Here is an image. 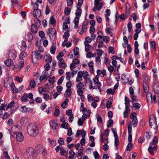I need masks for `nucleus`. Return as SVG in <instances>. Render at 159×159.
Here are the masks:
<instances>
[{"label":"nucleus","instance_id":"14","mask_svg":"<svg viewBox=\"0 0 159 159\" xmlns=\"http://www.w3.org/2000/svg\"><path fill=\"white\" fill-rule=\"evenodd\" d=\"M150 123H153V125H157L156 117L154 115H152L150 116Z\"/></svg>","mask_w":159,"mask_h":159},{"label":"nucleus","instance_id":"41","mask_svg":"<svg viewBox=\"0 0 159 159\" xmlns=\"http://www.w3.org/2000/svg\"><path fill=\"white\" fill-rule=\"evenodd\" d=\"M114 57L116 59H119V58L118 57H116L115 56H113L112 57V64L113 66H116V65L117 64V61H116L114 60Z\"/></svg>","mask_w":159,"mask_h":159},{"label":"nucleus","instance_id":"37","mask_svg":"<svg viewBox=\"0 0 159 159\" xmlns=\"http://www.w3.org/2000/svg\"><path fill=\"white\" fill-rule=\"evenodd\" d=\"M59 66L61 68H65L67 66L66 64L64 62V61L58 63Z\"/></svg>","mask_w":159,"mask_h":159},{"label":"nucleus","instance_id":"61","mask_svg":"<svg viewBox=\"0 0 159 159\" xmlns=\"http://www.w3.org/2000/svg\"><path fill=\"white\" fill-rule=\"evenodd\" d=\"M71 81L70 80L69 81L66 83V87L67 89H70V88L72 86V84L71 83Z\"/></svg>","mask_w":159,"mask_h":159},{"label":"nucleus","instance_id":"33","mask_svg":"<svg viewBox=\"0 0 159 159\" xmlns=\"http://www.w3.org/2000/svg\"><path fill=\"white\" fill-rule=\"evenodd\" d=\"M38 26H36L35 25H32L31 26V30L32 33H36L38 31Z\"/></svg>","mask_w":159,"mask_h":159},{"label":"nucleus","instance_id":"51","mask_svg":"<svg viewBox=\"0 0 159 159\" xmlns=\"http://www.w3.org/2000/svg\"><path fill=\"white\" fill-rule=\"evenodd\" d=\"M132 104L134 107L136 109H139L141 107L140 105L138 103L133 102Z\"/></svg>","mask_w":159,"mask_h":159},{"label":"nucleus","instance_id":"17","mask_svg":"<svg viewBox=\"0 0 159 159\" xmlns=\"http://www.w3.org/2000/svg\"><path fill=\"white\" fill-rule=\"evenodd\" d=\"M41 15V11L40 10H34L33 13V16L35 17L39 18Z\"/></svg>","mask_w":159,"mask_h":159},{"label":"nucleus","instance_id":"57","mask_svg":"<svg viewBox=\"0 0 159 159\" xmlns=\"http://www.w3.org/2000/svg\"><path fill=\"white\" fill-rule=\"evenodd\" d=\"M97 121L98 123L99 124H101L102 123V118L101 117V116L99 115H98L97 116Z\"/></svg>","mask_w":159,"mask_h":159},{"label":"nucleus","instance_id":"58","mask_svg":"<svg viewBox=\"0 0 159 159\" xmlns=\"http://www.w3.org/2000/svg\"><path fill=\"white\" fill-rule=\"evenodd\" d=\"M83 149H80L78 151V158L80 157V159H81L82 157V154L83 152Z\"/></svg>","mask_w":159,"mask_h":159},{"label":"nucleus","instance_id":"60","mask_svg":"<svg viewBox=\"0 0 159 159\" xmlns=\"http://www.w3.org/2000/svg\"><path fill=\"white\" fill-rule=\"evenodd\" d=\"M154 91L156 93H159V87L157 85H156L154 86Z\"/></svg>","mask_w":159,"mask_h":159},{"label":"nucleus","instance_id":"44","mask_svg":"<svg viewBox=\"0 0 159 159\" xmlns=\"http://www.w3.org/2000/svg\"><path fill=\"white\" fill-rule=\"evenodd\" d=\"M125 107L126 109L128 107V105L129 104L130 100L126 96H125Z\"/></svg>","mask_w":159,"mask_h":159},{"label":"nucleus","instance_id":"64","mask_svg":"<svg viewBox=\"0 0 159 159\" xmlns=\"http://www.w3.org/2000/svg\"><path fill=\"white\" fill-rule=\"evenodd\" d=\"M93 155L95 157V159H99V156L97 151H95L93 152Z\"/></svg>","mask_w":159,"mask_h":159},{"label":"nucleus","instance_id":"62","mask_svg":"<svg viewBox=\"0 0 159 159\" xmlns=\"http://www.w3.org/2000/svg\"><path fill=\"white\" fill-rule=\"evenodd\" d=\"M92 40V39L89 36H87L85 38V41L84 42H85L86 43H91Z\"/></svg>","mask_w":159,"mask_h":159},{"label":"nucleus","instance_id":"45","mask_svg":"<svg viewBox=\"0 0 159 159\" xmlns=\"http://www.w3.org/2000/svg\"><path fill=\"white\" fill-rule=\"evenodd\" d=\"M39 91L40 93L43 94H44L43 93L46 92V88L43 87H39Z\"/></svg>","mask_w":159,"mask_h":159},{"label":"nucleus","instance_id":"63","mask_svg":"<svg viewBox=\"0 0 159 159\" xmlns=\"http://www.w3.org/2000/svg\"><path fill=\"white\" fill-rule=\"evenodd\" d=\"M132 148V144L131 143H129L126 147V150L130 151Z\"/></svg>","mask_w":159,"mask_h":159},{"label":"nucleus","instance_id":"23","mask_svg":"<svg viewBox=\"0 0 159 159\" xmlns=\"http://www.w3.org/2000/svg\"><path fill=\"white\" fill-rule=\"evenodd\" d=\"M25 39L27 40L28 42L31 41L33 38V36L31 33H28L26 34L25 36Z\"/></svg>","mask_w":159,"mask_h":159},{"label":"nucleus","instance_id":"59","mask_svg":"<svg viewBox=\"0 0 159 159\" xmlns=\"http://www.w3.org/2000/svg\"><path fill=\"white\" fill-rule=\"evenodd\" d=\"M113 120H109L107 124V127L108 128L111 127L113 125Z\"/></svg>","mask_w":159,"mask_h":159},{"label":"nucleus","instance_id":"7","mask_svg":"<svg viewBox=\"0 0 159 159\" xmlns=\"http://www.w3.org/2000/svg\"><path fill=\"white\" fill-rule=\"evenodd\" d=\"M157 144L151 142L149 144V146L148 148V150L152 155H154V151L157 150Z\"/></svg>","mask_w":159,"mask_h":159},{"label":"nucleus","instance_id":"21","mask_svg":"<svg viewBox=\"0 0 159 159\" xmlns=\"http://www.w3.org/2000/svg\"><path fill=\"white\" fill-rule=\"evenodd\" d=\"M121 80H122L123 83L125 84H126L129 81V78L127 77L125 74H122L121 77Z\"/></svg>","mask_w":159,"mask_h":159},{"label":"nucleus","instance_id":"3","mask_svg":"<svg viewBox=\"0 0 159 159\" xmlns=\"http://www.w3.org/2000/svg\"><path fill=\"white\" fill-rule=\"evenodd\" d=\"M104 2L103 0H94V7L93 9V11L101 9L103 6Z\"/></svg>","mask_w":159,"mask_h":159},{"label":"nucleus","instance_id":"8","mask_svg":"<svg viewBox=\"0 0 159 159\" xmlns=\"http://www.w3.org/2000/svg\"><path fill=\"white\" fill-rule=\"evenodd\" d=\"M48 34L51 39H54L56 37V30L54 28H51L48 31Z\"/></svg>","mask_w":159,"mask_h":159},{"label":"nucleus","instance_id":"27","mask_svg":"<svg viewBox=\"0 0 159 159\" xmlns=\"http://www.w3.org/2000/svg\"><path fill=\"white\" fill-rule=\"evenodd\" d=\"M19 64L17 65L16 68L17 69H18L19 70H20L23 67L24 63V61L23 60H19Z\"/></svg>","mask_w":159,"mask_h":159},{"label":"nucleus","instance_id":"20","mask_svg":"<svg viewBox=\"0 0 159 159\" xmlns=\"http://www.w3.org/2000/svg\"><path fill=\"white\" fill-rule=\"evenodd\" d=\"M79 72H80L81 75L83 77L84 79L85 80L87 79V77L89 76V73L86 70H84L83 71H79Z\"/></svg>","mask_w":159,"mask_h":159},{"label":"nucleus","instance_id":"55","mask_svg":"<svg viewBox=\"0 0 159 159\" xmlns=\"http://www.w3.org/2000/svg\"><path fill=\"white\" fill-rule=\"evenodd\" d=\"M85 120H84V119L80 118L78 119V125L79 126H82L84 123V121Z\"/></svg>","mask_w":159,"mask_h":159},{"label":"nucleus","instance_id":"40","mask_svg":"<svg viewBox=\"0 0 159 159\" xmlns=\"http://www.w3.org/2000/svg\"><path fill=\"white\" fill-rule=\"evenodd\" d=\"M98 36L97 38V41L98 42H99V41H98V39H102L103 38V37L102 36V35L103 33L102 32L99 31L98 32Z\"/></svg>","mask_w":159,"mask_h":159},{"label":"nucleus","instance_id":"5","mask_svg":"<svg viewBox=\"0 0 159 159\" xmlns=\"http://www.w3.org/2000/svg\"><path fill=\"white\" fill-rule=\"evenodd\" d=\"M35 150L37 153L41 154L43 156H45L47 154L46 149L42 145L40 144L36 146L35 148Z\"/></svg>","mask_w":159,"mask_h":159},{"label":"nucleus","instance_id":"10","mask_svg":"<svg viewBox=\"0 0 159 159\" xmlns=\"http://www.w3.org/2000/svg\"><path fill=\"white\" fill-rule=\"evenodd\" d=\"M88 25V22H84L82 25L81 30L79 33L80 34H82L84 32H86L87 30V27Z\"/></svg>","mask_w":159,"mask_h":159},{"label":"nucleus","instance_id":"35","mask_svg":"<svg viewBox=\"0 0 159 159\" xmlns=\"http://www.w3.org/2000/svg\"><path fill=\"white\" fill-rule=\"evenodd\" d=\"M79 49L78 47H76L74 49V54L75 56L76 57H79Z\"/></svg>","mask_w":159,"mask_h":159},{"label":"nucleus","instance_id":"30","mask_svg":"<svg viewBox=\"0 0 159 159\" xmlns=\"http://www.w3.org/2000/svg\"><path fill=\"white\" fill-rule=\"evenodd\" d=\"M99 75H97L95 76V77L93 78V80L95 84H101L99 80Z\"/></svg>","mask_w":159,"mask_h":159},{"label":"nucleus","instance_id":"22","mask_svg":"<svg viewBox=\"0 0 159 159\" xmlns=\"http://www.w3.org/2000/svg\"><path fill=\"white\" fill-rule=\"evenodd\" d=\"M5 65L7 66H12L13 64V61L11 59H8L4 61Z\"/></svg>","mask_w":159,"mask_h":159},{"label":"nucleus","instance_id":"25","mask_svg":"<svg viewBox=\"0 0 159 159\" xmlns=\"http://www.w3.org/2000/svg\"><path fill=\"white\" fill-rule=\"evenodd\" d=\"M97 73L98 75L102 74V77L106 75V71L104 69L103 70H97Z\"/></svg>","mask_w":159,"mask_h":159},{"label":"nucleus","instance_id":"54","mask_svg":"<svg viewBox=\"0 0 159 159\" xmlns=\"http://www.w3.org/2000/svg\"><path fill=\"white\" fill-rule=\"evenodd\" d=\"M89 83V85L90 89H92L93 88V81L90 79L87 81Z\"/></svg>","mask_w":159,"mask_h":159},{"label":"nucleus","instance_id":"48","mask_svg":"<svg viewBox=\"0 0 159 159\" xmlns=\"http://www.w3.org/2000/svg\"><path fill=\"white\" fill-rule=\"evenodd\" d=\"M115 90L113 89H108L107 91V93L108 94H113L115 92Z\"/></svg>","mask_w":159,"mask_h":159},{"label":"nucleus","instance_id":"38","mask_svg":"<svg viewBox=\"0 0 159 159\" xmlns=\"http://www.w3.org/2000/svg\"><path fill=\"white\" fill-rule=\"evenodd\" d=\"M21 100L23 102L27 101L28 100V95L25 93H24L21 97Z\"/></svg>","mask_w":159,"mask_h":159},{"label":"nucleus","instance_id":"16","mask_svg":"<svg viewBox=\"0 0 159 159\" xmlns=\"http://www.w3.org/2000/svg\"><path fill=\"white\" fill-rule=\"evenodd\" d=\"M49 124L51 128L52 129H57V124L54 120H52L50 121L49 122Z\"/></svg>","mask_w":159,"mask_h":159},{"label":"nucleus","instance_id":"2","mask_svg":"<svg viewBox=\"0 0 159 159\" xmlns=\"http://www.w3.org/2000/svg\"><path fill=\"white\" fill-rule=\"evenodd\" d=\"M43 55L39 51H33L32 52L31 59L32 62L36 64L42 58Z\"/></svg>","mask_w":159,"mask_h":159},{"label":"nucleus","instance_id":"52","mask_svg":"<svg viewBox=\"0 0 159 159\" xmlns=\"http://www.w3.org/2000/svg\"><path fill=\"white\" fill-rule=\"evenodd\" d=\"M97 85L95 86L94 87H93V89H98L99 90V92H101V91H102V89H101V87L102 86L101 84H98Z\"/></svg>","mask_w":159,"mask_h":159},{"label":"nucleus","instance_id":"56","mask_svg":"<svg viewBox=\"0 0 159 159\" xmlns=\"http://www.w3.org/2000/svg\"><path fill=\"white\" fill-rule=\"evenodd\" d=\"M60 150H61L60 154L61 156H66L67 154V152L64 149H60Z\"/></svg>","mask_w":159,"mask_h":159},{"label":"nucleus","instance_id":"34","mask_svg":"<svg viewBox=\"0 0 159 159\" xmlns=\"http://www.w3.org/2000/svg\"><path fill=\"white\" fill-rule=\"evenodd\" d=\"M55 43H53L52 46L51 47L50 49V52L51 53L53 54H54L55 53V51L56 49V48L55 46Z\"/></svg>","mask_w":159,"mask_h":159},{"label":"nucleus","instance_id":"13","mask_svg":"<svg viewBox=\"0 0 159 159\" xmlns=\"http://www.w3.org/2000/svg\"><path fill=\"white\" fill-rule=\"evenodd\" d=\"M109 129H106L104 133H103L102 132L101 135V142H104V140L103 139V137H107L109 135Z\"/></svg>","mask_w":159,"mask_h":159},{"label":"nucleus","instance_id":"4","mask_svg":"<svg viewBox=\"0 0 159 159\" xmlns=\"http://www.w3.org/2000/svg\"><path fill=\"white\" fill-rule=\"evenodd\" d=\"M84 86V84L82 82H78L76 84V87L77 88V93L78 95L80 96H83V90L85 89Z\"/></svg>","mask_w":159,"mask_h":159},{"label":"nucleus","instance_id":"53","mask_svg":"<svg viewBox=\"0 0 159 159\" xmlns=\"http://www.w3.org/2000/svg\"><path fill=\"white\" fill-rule=\"evenodd\" d=\"M147 94L146 95V99L148 101L149 100L150 98L152 100V94L151 93L149 92H148L147 93Z\"/></svg>","mask_w":159,"mask_h":159},{"label":"nucleus","instance_id":"36","mask_svg":"<svg viewBox=\"0 0 159 159\" xmlns=\"http://www.w3.org/2000/svg\"><path fill=\"white\" fill-rule=\"evenodd\" d=\"M84 44L85 45V52H89L90 49L91 47V45L88 43H86L85 42H84Z\"/></svg>","mask_w":159,"mask_h":159},{"label":"nucleus","instance_id":"43","mask_svg":"<svg viewBox=\"0 0 159 159\" xmlns=\"http://www.w3.org/2000/svg\"><path fill=\"white\" fill-rule=\"evenodd\" d=\"M115 145L116 146H117L119 144V141L118 138L117 134L115 135Z\"/></svg>","mask_w":159,"mask_h":159},{"label":"nucleus","instance_id":"31","mask_svg":"<svg viewBox=\"0 0 159 159\" xmlns=\"http://www.w3.org/2000/svg\"><path fill=\"white\" fill-rule=\"evenodd\" d=\"M80 17L75 16L74 20L75 28L77 29L78 27V23L79 22V18Z\"/></svg>","mask_w":159,"mask_h":159},{"label":"nucleus","instance_id":"28","mask_svg":"<svg viewBox=\"0 0 159 159\" xmlns=\"http://www.w3.org/2000/svg\"><path fill=\"white\" fill-rule=\"evenodd\" d=\"M76 8L77 9L75 14V16H76L80 17L82 13V10L81 7H76Z\"/></svg>","mask_w":159,"mask_h":159},{"label":"nucleus","instance_id":"29","mask_svg":"<svg viewBox=\"0 0 159 159\" xmlns=\"http://www.w3.org/2000/svg\"><path fill=\"white\" fill-rule=\"evenodd\" d=\"M142 77L143 79V82L148 83L149 80L147 75L144 73H143Z\"/></svg>","mask_w":159,"mask_h":159},{"label":"nucleus","instance_id":"6","mask_svg":"<svg viewBox=\"0 0 159 159\" xmlns=\"http://www.w3.org/2000/svg\"><path fill=\"white\" fill-rule=\"evenodd\" d=\"M137 114L135 112L132 113L130 116V118L132 120V122L130 123H131L134 127H136L138 125V120L136 117Z\"/></svg>","mask_w":159,"mask_h":159},{"label":"nucleus","instance_id":"49","mask_svg":"<svg viewBox=\"0 0 159 159\" xmlns=\"http://www.w3.org/2000/svg\"><path fill=\"white\" fill-rule=\"evenodd\" d=\"M71 91L70 89H67L66 91V93L65 94V95L66 97H69L71 95Z\"/></svg>","mask_w":159,"mask_h":159},{"label":"nucleus","instance_id":"18","mask_svg":"<svg viewBox=\"0 0 159 159\" xmlns=\"http://www.w3.org/2000/svg\"><path fill=\"white\" fill-rule=\"evenodd\" d=\"M27 55L25 52H22L19 55L20 59L19 60H23L25 61V60L27 58Z\"/></svg>","mask_w":159,"mask_h":159},{"label":"nucleus","instance_id":"15","mask_svg":"<svg viewBox=\"0 0 159 159\" xmlns=\"http://www.w3.org/2000/svg\"><path fill=\"white\" fill-rule=\"evenodd\" d=\"M44 60L47 63H51L52 61V58L49 54H46L44 56Z\"/></svg>","mask_w":159,"mask_h":159},{"label":"nucleus","instance_id":"26","mask_svg":"<svg viewBox=\"0 0 159 159\" xmlns=\"http://www.w3.org/2000/svg\"><path fill=\"white\" fill-rule=\"evenodd\" d=\"M143 90L145 93L148 92L149 88L148 84V83L143 82Z\"/></svg>","mask_w":159,"mask_h":159},{"label":"nucleus","instance_id":"12","mask_svg":"<svg viewBox=\"0 0 159 159\" xmlns=\"http://www.w3.org/2000/svg\"><path fill=\"white\" fill-rule=\"evenodd\" d=\"M24 137L21 132L17 133L16 135V140L19 142H21L23 141L24 139Z\"/></svg>","mask_w":159,"mask_h":159},{"label":"nucleus","instance_id":"11","mask_svg":"<svg viewBox=\"0 0 159 159\" xmlns=\"http://www.w3.org/2000/svg\"><path fill=\"white\" fill-rule=\"evenodd\" d=\"M49 77L48 73L46 71L43 72L42 75H41L40 78L39 80L40 82H42L43 80H47Z\"/></svg>","mask_w":159,"mask_h":159},{"label":"nucleus","instance_id":"1","mask_svg":"<svg viewBox=\"0 0 159 159\" xmlns=\"http://www.w3.org/2000/svg\"><path fill=\"white\" fill-rule=\"evenodd\" d=\"M27 132L30 136L34 137L37 136L39 130L36 125L30 124L27 126Z\"/></svg>","mask_w":159,"mask_h":159},{"label":"nucleus","instance_id":"39","mask_svg":"<svg viewBox=\"0 0 159 159\" xmlns=\"http://www.w3.org/2000/svg\"><path fill=\"white\" fill-rule=\"evenodd\" d=\"M34 19V22L36 26L39 27L41 25L40 20L38 19L39 18L35 17Z\"/></svg>","mask_w":159,"mask_h":159},{"label":"nucleus","instance_id":"32","mask_svg":"<svg viewBox=\"0 0 159 159\" xmlns=\"http://www.w3.org/2000/svg\"><path fill=\"white\" fill-rule=\"evenodd\" d=\"M80 72H79V71L78 72L77 76L76 77V81L77 82H81L83 80L82 76L81 75V74H80Z\"/></svg>","mask_w":159,"mask_h":159},{"label":"nucleus","instance_id":"24","mask_svg":"<svg viewBox=\"0 0 159 159\" xmlns=\"http://www.w3.org/2000/svg\"><path fill=\"white\" fill-rule=\"evenodd\" d=\"M29 119L27 117H23L20 120V123L21 125L25 124L29 122Z\"/></svg>","mask_w":159,"mask_h":159},{"label":"nucleus","instance_id":"47","mask_svg":"<svg viewBox=\"0 0 159 159\" xmlns=\"http://www.w3.org/2000/svg\"><path fill=\"white\" fill-rule=\"evenodd\" d=\"M70 9L68 7H66L65 8L64 13L65 15H68L70 13Z\"/></svg>","mask_w":159,"mask_h":159},{"label":"nucleus","instance_id":"42","mask_svg":"<svg viewBox=\"0 0 159 159\" xmlns=\"http://www.w3.org/2000/svg\"><path fill=\"white\" fill-rule=\"evenodd\" d=\"M36 83L35 81L33 80H31L30 83L29 85L32 88H34L36 86Z\"/></svg>","mask_w":159,"mask_h":159},{"label":"nucleus","instance_id":"50","mask_svg":"<svg viewBox=\"0 0 159 159\" xmlns=\"http://www.w3.org/2000/svg\"><path fill=\"white\" fill-rule=\"evenodd\" d=\"M12 83V81L8 80L5 82L4 86L6 88L9 87H10Z\"/></svg>","mask_w":159,"mask_h":159},{"label":"nucleus","instance_id":"46","mask_svg":"<svg viewBox=\"0 0 159 159\" xmlns=\"http://www.w3.org/2000/svg\"><path fill=\"white\" fill-rule=\"evenodd\" d=\"M56 20H55L53 16H51L49 20V24L53 25L55 23Z\"/></svg>","mask_w":159,"mask_h":159},{"label":"nucleus","instance_id":"19","mask_svg":"<svg viewBox=\"0 0 159 159\" xmlns=\"http://www.w3.org/2000/svg\"><path fill=\"white\" fill-rule=\"evenodd\" d=\"M34 149L31 148H29L27 149L26 154L29 156H32L34 154Z\"/></svg>","mask_w":159,"mask_h":159},{"label":"nucleus","instance_id":"9","mask_svg":"<svg viewBox=\"0 0 159 159\" xmlns=\"http://www.w3.org/2000/svg\"><path fill=\"white\" fill-rule=\"evenodd\" d=\"M8 56L9 58L14 60L16 57V52L14 50H11L8 52Z\"/></svg>","mask_w":159,"mask_h":159}]
</instances>
